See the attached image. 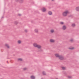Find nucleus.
Here are the masks:
<instances>
[{
    "instance_id": "obj_21",
    "label": "nucleus",
    "mask_w": 79,
    "mask_h": 79,
    "mask_svg": "<svg viewBox=\"0 0 79 79\" xmlns=\"http://www.w3.org/2000/svg\"><path fill=\"white\" fill-rule=\"evenodd\" d=\"M67 77L69 78V79H71V78H72V77H71V76H69Z\"/></svg>"
},
{
    "instance_id": "obj_13",
    "label": "nucleus",
    "mask_w": 79,
    "mask_h": 79,
    "mask_svg": "<svg viewBox=\"0 0 79 79\" xmlns=\"http://www.w3.org/2000/svg\"><path fill=\"white\" fill-rule=\"evenodd\" d=\"M35 32H36V33H37V32H38V29H35Z\"/></svg>"
},
{
    "instance_id": "obj_30",
    "label": "nucleus",
    "mask_w": 79,
    "mask_h": 79,
    "mask_svg": "<svg viewBox=\"0 0 79 79\" xmlns=\"http://www.w3.org/2000/svg\"><path fill=\"white\" fill-rule=\"evenodd\" d=\"M26 69H27L26 68L23 69V70H26Z\"/></svg>"
},
{
    "instance_id": "obj_14",
    "label": "nucleus",
    "mask_w": 79,
    "mask_h": 79,
    "mask_svg": "<svg viewBox=\"0 0 79 79\" xmlns=\"http://www.w3.org/2000/svg\"><path fill=\"white\" fill-rule=\"evenodd\" d=\"M19 2L20 3H22L23 2V0H19Z\"/></svg>"
},
{
    "instance_id": "obj_5",
    "label": "nucleus",
    "mask_w": 79,
    "mask_h": 79,
    "mask_svg": "<svg viewBox=\"0 0 79 79\" xmlns=\"http://www.w3.org/2000/svg\"><path fill=\"white\" fill-rule=\"evenodd\" d=\"M48 14L49 15H52V12L51 11H49L48 12Z\"/></svg>"
},
{
    "instance_id": "obj_16",
    "label": "nucleus",
    "mask_w": 79,
    "mask_h": 79,
    "mask_svg": "<svg viewBox=\"0 0 79 79\" xmlns=\"http://www.w3.org/2000/svg\"><path fill=\"white\" fill-rule=\"evenodd\" d=\"M38 50L39 52H42V49L40 48L38 49Z\"/></svg>"
},
{
    "instance_id": "obj_15",
    "label": "nucleus",
    "mask_w": 79,
    "mask_h": 79,
    "mask_svg": "<svg viewBox=\"0 0 79 79\" xmlns=\"http://www.w3.org/2000/svg\"><path fill=\"white\" fill-rule=\"evenodd\" d=\"M18 61H23V59L21 58H19L18 59Z\"/></svg>"
},
{
    "instance_id": "obj_10",
    "label": "nucleus",
    "mask_w": 79,
    "mask_h": 79,
    "mask_svg": "<svg viewBox=\"0 0 79 79\" xmlns=\"http://www.w3.org/2000/svg\"><path fill=\"white\" fill-rule=\"evenodd\" d=\"M31 79H35V77L33 75L31 76Z\"/></svg>"
},
{
    "instance_id": "obj_9",
    "label": "nucleus",
    "mask_w": 79,
    "mask_h": 79,
    "mask_svg": "<svg viewBox=\"0 0 79 79\" xmlns=\"http://www.w3.org/2000/svg\"><path fill=\"white\" fill-rule=\"evenodd\" d=\"M76 10L77 11H79V6L78 7H77L76 8Z\"/></svg>"
},
{
    "instance_id": "obj_29",
    "label": "nucleus",
    "mask_w": 79,
    "mask_h": 79,
    "mask_svg": "<svg viewBox=\"0 0 79 79\" xmlns=\"http://www.w3.org/2000/svg\"><path fill=\"white\" fill-rule=\"evenodd\" d=\"M19 1V0H15V2H17Z\"/></svg>"
},
{
    "instance_id": "obj_26",
    "label": "nucleus",
    "mask_w": 79,
    "mask_h": 79,
    "mask_svg": "<svg viewBox=\"0 0 79 79\" xmlns=\"http://www.w3.org/2000/svg\"><path fill=\"white\" fill-rule=\"evenodd\" d=\"M60 24H64V23L61 22H60Z\"/></svg>"
},
{
    "instance_id": "obj_17",
    "label": "nucleus",
    "mask_w": 79,
    "mask_h": 79,
    "mask_svg": "<svg viewBox=\"0 0 79 79\" xmlns=\"http://www.w3.org/2000/svg\"><path fill=\"white\" fill-rule=\"evenodd\" d=\"M72 27H75V26H76V25L74 23H73L72 25Z\"/></svg>"
},
{
    "instance_id": "obj_34",
    "label": "nucleus",
    "mask_w": 79,
    "mask_h": 79,
    "mask_svg": "<svg viewBox=\"0 0 79 79\" xmlns=\"http://www.w3.org/2000/svg\"><path fill=\"white\" fill-rule=\"evenodd\" d=\"M20 79H23V78H21Z\"/></svg>"
},
{
    "instance_id": "obj_32",
    "label": "nucleus",
    "mask_w": 79,
    "mask_h": 79,
    "mask_svg": "<svg viewBox=\"0 0 79 79\" xmlns=\"http://www.w3.org/2000/svg\"><path fill=\"white\" fill-rule=\"evenodd\" d=\"M2 18H3V17H2Z\"/></svg>"
},
{
    "instance_id": "obj_8",
    "label": "nucleus",
    "mask_w": 79,
    "mask_h": 79,
    "mask_svg": "<svg viewBox=\"0 0 79 79\" xmlns=\"http://www.w3.org/2000/svg\"><path fill=\"white\" fill-rule=\"evenodd\" d=\"M42 10L43 12H45L46 11V9L44 7L43 9H42Z\"/></svg>"
},
{
    "instance_id": "obj_27",
    "label": "nucleus",
    "mask_w": 79,
    "mask_h": 79,
    "mask_svg": "<svg viewBox=\"0 0 79 79\" xmlns=\"http://www.w3.org/2000/svg\"><path fill=\"white\" fill-rule=\"evenodd\" d=\"M24 31L25 32H27V31L26 29H25Z\"/></svg>"
},
{
    "instance_id": "obj_19",
    "label": "nucleus",
    "mask_w": 79,
    "mask_h": 79,
    "mask_svg": "<svg viewBox=\"0 0 79 79\" xmlns=\"http://www.w3.org/2000/svg\"><path fill=\"white\" fill-rule=\"evenodd\" d=\"M15 24H18V22L17 21H15Z\"/></svg>"
},
{
    "instance_id": "obj_7",
    "label": "nucleus",
    "mask_w": 79,
    "mask_h": 79,
    "mask_svg": "<svg viewBox=\"0 0 79 79\" xmlns=\"http://www.w3.org/2000/svg\"><path fill=\"white\" fill-rule=\"evenodd\" d=\"M36 47H37V48H39V49L41 48V46H40V45H38L36 46Z\"/></svg>"
},
{
    "instance_id": "obj_2",
    "label": "nucleus",
    "mask_w": 79,
    "mask_h": 79,
    "mask_svg": "<svg viewBox=\"0 0 79 79\" xmlns=\"http://www.w3.org/2000/svg\"><path fill=\"white\" fill-rule=\"evenodd\" d=\"M59 58L60 60H64V56L61 55H60Z\"/></svg>"
},
{
    "instance_id": "obj_22",
    "label": "nucleus",
    "mask_w": 79,
    "mask_h": 79,
    "mask_svg": "<svg viewBox=\"0 0 79 79\" xmlns=\"http://www.w3.org/2000/svg\"><path fill=\"white\" fill-rule=\"evenodd\" d=\"M21 40H19V41H18V43L19 44H21Z\"/></svg>"
},
{
    "instance_id": "obj_36",
    "label": "nucleus",
    "mask_w": 79,
    "mask_h": 79,
    "mask_svg": "<svg viewBox=\"0 0 79 79\" xmlns=\"http://www.w3.org/2000/svg\"><path fill=\"white\" fill-rule=\"evenodd\" d=\"M31 22L32 23V21H31Z\"/></svg>"
},
{
    "instance_id": "obj_25",
    "label": "nucleus",
    "mask_w": 79,
    "mask_h": 79,
    "mask_svg": "<svg viewBox=\"0 0 79 79\" xmlns=\"http://www.w3.org/2000/svg\"><path fill=\"white\" fill-rule=\"evenodd\" d=\"M62 69H63V70H64V69H65V67H62Z\"/></svg>"
},
{
    "instance_id": "obj_24",
    "label": "nucleus",
    "mask_w": 79,
    "mask_h": 79,
    "mask_svg": "<svg viewBox=\"0 0 79 79\" xmlns=\"http://www.w3.org/2000/svg\"><path fill=\"white\" fill-rule=\"evenodd\" d=\"M51 33H53V32H54V30H51Z\"/></svg>"
},
{
    "instance_id": "obj_12",
    "label": "nucleus",
    "mask_w": 79,
    "mask_h": 79,
    "mask_svg": "<svg viewBox=\"0 0 79 79\" xmlns=\"http://www.w3.org/2000/svg\"><path fill=\"white\" fill-rule=\"evenodd\" d=\"M37 45H38L36 43H35L33 44V46H34V47H37Z\"/></svg>"
},
{
    "instance_id": "obj_28",
    "label": "nucleus",
    "mask_w": 79,
    "mask_h": 79,
    "mask_svg": "<svg viewBox=\"0 0 79 79\" xmlns=\"http://www.w3.org/2000/svg\"><path fill=\"white\" fill-rule=\"evenodd\" d=\"M70 42H73V40L71 39V40H70Z\"/></svg>"
},
{
    "instance_id": "obj_11",
    "label": "nucleus",
    "mask_w": 79,
    "mask_h": 79,
    "mask_svg": "<svg viewBox=\"0 0 79 79\" xmlns=\"http://www.w3.org/2000/svg\"><path fill=\"white\" fill-rule=\"evenodd\" d=\"M6 47H7V48H10V47L8 45V44H6Z\"/></svg>"
},
{
    "instance_id": "obj_35",
    "label": "nucleus",
    "mask_w": 79,
    "mask_h": 79,
    "mask_svg": "<svg viewBox=\"0 0 79 79\" xmlns=\"http://www.w3.org/2000/svg\"><path fill=\"white\" fill-rule=\"evenodd\" d=\"M41 79H43V78H42Z\"/></svg>"
},
{
    "instance_id": "obj_6",
    "label": "nucleus",
    "mask_w": 79,
    "mask_h": 79,
    "mask_svg": "<svg viewBox=\"0 0 79 79\" xmlns=\"http://www.w3.org/2000/svg\"><path fill=\"white\" fill-rule=\"evenodd\" d=\"M50 42H52V43H53V42H54L55 41L52 39H51L50 40Z\"/></svg>"
},
{
    "instance_id": "obj_1",
    "label": "nucleus",
    "mask_w": 79,
    "mask_h": 79,
    "mask_svg": "<svg viewBox=\"0 0 79 79\" xmlns=\"http://www.w3.org/2000/svg\"><path fill=\"white\" fill-rule=\"evenodd\" d=\"M68 13H69L68 11L66 10L62 13V15L63 16H67V14H68Z\"/></svg>"
},
{
    "instance_id": "obj_3",
    "label": "nucleus",
    "mask_w": 79,
    "mask_h": 79,
    "mask_svg": "<svg viewBox=\"0 0 79 79\" xmlns=\"http://www.w3.org/2000/svg\"><path fill=\"white\" fill-rule=\"evenodd\" d=\"M66 29V27L65 25H64L62 27V29L63 30H65Z\"/></svg>"
},
{
    "instance_id": "obj_31",
    "label": "nucleus",
    "mask_w": 79,
    "mask_h": 79,
    "mask_svg": "<svg viewBox=\"0 0 79 79\" xmlns=\"http://www.w3.org/2000/svg\"><path fill=\"white\" fill-rule=\"evenodd\" d=\"M18 15H19V16H21V15L20 14H19Z\"/></svg>"
},
{
    "instance_id": "obj_18",
    "label": "nucleus",
    "mask_w": 79,
    "mask_h": 79,
    "mask_svg": "<svg viewBox=\"0 0 79 79\" xmlns=\"http://www.w3.org/2000/svg\"><path fill=\"white\" fill-rule=\"evenodd\" d=\"M73 15H70L69 16V18H73Z\"/></svg>"
},
{
    "instance_id": "obj_20",
    "label": "nucleus",
    "mask_w": 79,
    "mask_h": 79,
    "mask_svg": "<svg viewBox=\"0 0 79 79\" xmlns=\"http://www.w3.org/2000/svg\"><path fill=\"white\" fill-rule=\"evenodd\" d=\"M74 47L69 48V49L70 50H73V49H74Z\"/></svg>"
},
{
    "instance_id": "obj_33",
    "label": "nucleus",
    "mask_w": 79,
    "mask_h": 79,
    "mask_svg": "<svg viewBox=\"0 0 79 79\" xmlns=\"http://www.w3.org/2000/svg\"><path fill=\"white\" fill-rule=\"evenodd\" d=\"M7 63L8 64L9 63H8V61H7Z\"/></svg>"
},
{
    "instance_id": "obj_4",
    "label": "nucleus",
    "mask_w": 79,
    "mask_h": 79,
    "mask_svg": "<svg viewBox=\"0 0 79 79\" xmlns=\"http://www.w3.org/2000/svg\"><path fill=\"white\" fill-rule=\"evenodd\" d=\"M56 56V57H57V58H59V57H60V56L59 55V54H56L55 55Z\"/></svg>"
},
{
    "instance_id": "obj_23",
    "label": "nucleus",
    "mask_w": 79,
    "mask_h": 79,
    "mask_svg": "<svg viewBox=\"0 0 79 79\" xmlns=\"http://www.w3.org/2000/svg\"><path fill=\"white\" fill-rule=\"evenodd\" d=\"M43 75H46V73H45V72H44V71H43Z\"/></svg>"
}]
</instances>
